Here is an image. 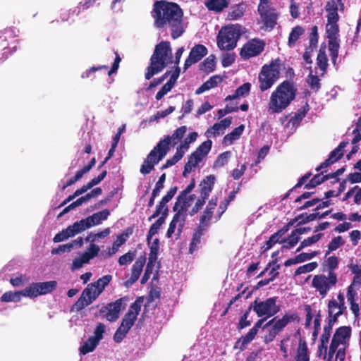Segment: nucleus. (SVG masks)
<instances>
[{"label":"nucleus","mask_w":361,"mask_h":361,"mask_svg":"<svg viewBox=\"0 0 361 361\" xmlns=\"http://www.w3.org/2000/svg\"><path fill=\"white\" fill-rule=\"evenodd\" d=\"M155 28L171 30L173 39L180 37L185 32L183 10L176 2L167 0H157L154 2L150 12Z\"/></svg>","instance_id":"nucleus-1"},{"label":"nucleus","mask_w":361,"mask_h":361,"mask_svg":"<svg viewBox=\"0 0 361 361\" xmlns=\"http://www.w3.org/2000/svg\"><path fill=\"white\" fill-rule=\"evenodd\" d=\"M187 131L185 126L178 128L171 135H166L150 151L140 166V173L145 176L154 170V166L161 161L169 150L171 142L176 145L184 136Z\"/></svg>","instance_id":"nucleus-2"},{"label":"nucleus","mask_w":361,"mask_h":361,"mask_svg":"<svg viewBox=\"0 0 361 361\" xmlns=\"http://www.w3.org/2000/svg\"><path fill=\"white\" fill-rule=\"evenodd\" d=\"M298 88L294 81L286 80L281 82L271 94L268 110L271 114H280L295 100Z\"/></svg>","instance_id":"nucleus-3"},{"label":"nucleus","mask_w":361,"mask_h":361,"mask_svg":"<svg viewBox=\"0 0 361 361\" xmlns=\"http://www.w3.org/2000/svg\"><path fill=\"white\" fill-rule=\"evenodd\" d=\"M171 59V48L170 42L161 41L155 46L154 53L150 57L149 65L145 74L146 80H150L154 75L161 72Z\"/></svg>","instance_id":"nucleus-4"},{"label":"nucleus","mask_w":361,"mask_h":361,"mask_svg":"<svg viewBox=\"0 0 361 361\" xmlns=\"http://www.w3.org/2000/svg\"><path fill=\"white\" fill-rule=\"evenodd\" d=\"M285 63L281 59L277 58L272 60L269 64H265L262 67L258 79L259 89L264 92L271 88L280 77V71Z\"/></svg>","instance_id":"nucleus-5"},{"label":"nucleus","mask_w":361,"mask_h":361,"mask_svg":"<svg viewBox=\"0 0 361 361\" xmlns=\"http://www.w3.org/2000/svg\"><path fill=\"white\" fill-rule=\"evenodd\" d=\"M240 37V30L233 25L222 27L218 33L216 42L221 50H232Z\"/></svg>","instance_id":"nucleus-6"},{"label":"nucleus","mask_w":361,"mask_h":361,"mask_svg":"<svg viewBox=\"0 0 361 361\" xmlns=\"http://www.w3.org/2000/svg\"><path fill=\"white\" fill-rule=\"evenodd\" d=\"M142 302V299L141 298H137L130 305L128 312L122 319L121 324L117 329L114 338H116L117 336H125V335L131 329L137 319L139 312H140Z\"/></svg>","instance_id":"nucleus-7"},{"label":"nucleus","mask_w":361,"mask_h":361,"mask_svg":"<svg viewBox=\"0 0 361 361\" xmlns=\"http://www.w3.org/2000/svg\"><path fill=\"white\" fill-rule=\"evenodd\" d=\"M272 0H259L257 11L266 30H271L277 23L279 14L271 6Z\"/></svg>","instance_id":"nucleus-8"},{"label":"nucleus","mask_w":361,"mask_h":361,"mask_svg":"<svg viewBox=\"0 0 361 361\" xmlns=\"http://www.w3.org/2000/svg\"><path fill=\"white\" fill-rule=\"evenodd\" d=\"M277 299V297H272L264 301H259L257 298L250 307H252V310L259 317L269 318L275 315L280 310V307L276 305Z\"/></svg>","instance_id":"nucleus-9"},{"label":"nucleus","mask_w":361,"mask_h":361,"mask_svg":"<svg viewBox=\"0 0 361 361\" xmlns=\"http://www.w3.org/2000/svg\"><path fill=\"white\" fill-rule=\"evenodd\" d=\"M338 283L337 276L317 274L315 275L312 281V286L319 293L323 298L326 297L328 292L335 287Z\"/></svg>","instance_id":"nucleus-10"},{"label":"nucleus","mask_w":361,"mask_h":361,"mask_svg":"<svg viewBox=\"0 0 361 361\" xmlns=\"http://www.w3.org/2000/svg\"><path fill=\"white\" fill-rule=\"evenodd\" d=\"M94 284L89 283L83 290L80 297L73 305V310L76 312L81 311L85 307L92 303L100 295L97 292V287Z\"/></svg>","instance_id":"nucleus-11"},{"label":"nucleus","mask_w":361,"mask_h":361,"mask_svg":"<svg viewBox=\"0 0 361 361\" xmlns=\"http://www.w3.org/2000/svg\"><path fill=\"white\" fill-rule=\"evenodd\" d=\"M56 287L57 282L56 281L32 283L26 287L27 295L30 298H35L39 295L51 293Z\"/></svg>","instance_id":"nucleus-12"},{"label":"nucleus","mask_w":361,"mask_h":361,"mask_svg":"<svg viewBox=\"0 0 361 361\" xmlns=\"http://www.w3.org/2000/svg\"><path fill=\"white\" fill-rule=\"evenodd\" d=\"M124 298H121L114 302L108 303L103 306L100 310V314L109 322H115L118 317L122 310L125 309Z\"/></svg>","instance_id":"nucleus-13"},{"label":"nucleus","mask_w":361,"mask_h":361,"mask_svg":"<svg viewBox=\"0 0 361 361\" xmlns=\"http://www.w3.org/2000/svg\"><path fill=\"white\" fill-rule=\"evenodd\" d=\"M265 43L263 40L252 39L245 43L241 49L240 55L243 59L259 55L264 49Z\"/></svg>","instance_id":"nucleus-14"},{"label":"nucleus","mask_w":361,"mask_h":361,"mask_svg":"<svg viewBox=\"0 0 361 361\" xmlns=\"http://www.w3.org/2000/svg\"><path fill=\"white\" fill-rule=\"evenodd\" d=\"M208 54L207 48L203 44H195L190 50L188 58L186 59L183 70L185 71L192 64L201 61Z\"/></svg>","instance_id":"nucleus-15"},{"label":"nucleus","mask_w":361,"mask_h":361,"mask_svg":"<svg viewBox=\"0 0 361 361\" xmlns=\"http://www.w3.org/2000/svg\"><path fill=\"white\" fill-rule=\"evenodd\" d=\"M299 317L297 313H286L281 319L276 320L274 317L270 320L266 325H271L270 331L271 334L276 335L281 331L289 322L298 320Z\"/></svg>","instance_id":"nucleus-16"},{"label":"nucleus","mask_w":361,"mask_h":361,"mask_svg":"<svg viewBox=\"0 0 361 361\" xmlns=\"http://www.w3.org/2000/svg\"><path fill=\"white\" fill-rule=\"evenodd\" d=\"M146 263L145 255H140L137 258L131 269L130 277L124 282V286L126 288L131 286L139 279L143 267Z\"/></svg>","instance_id":"nucleus-17"},{"label":"nucleus","mask_w":361,"mask_h":361,"mask_svg":"<svg viewBox=\"0 0 361 361\" xmlns=\"http://www.w3.org/2000/svg\"><path fill=\"white\" fill-rule=\"evenodd\" d=\"M187 195L179 193L173 207L174 212L180 213L182 216H185V218H187L188 215L187 212L192 204V202L188 200Z\"/></svg>","instance_id":"nucleus-18"},{"label":"nucleus","mask_w":361,"mask_h":361,"mask_svg":"<svg viewBox=\"0 0 361 361\" xmlns=\"http://www.w3.org/2000/svg\"><path fill=\"white\" fill-rule=\"evenodd\" d=\"M205 231L206 227L203 226V225H198L195 229L189 245L190 254H192L196 250L200 247L201 240Z\"/></svg>","instance_id":"nucleus-19"},{"label":"nucleus","mask_w":361,"mask_h":361,"mask_svg":"<svg viewBox=\"0 0 361 361\" xmlns=\"http://www.w3.org/2000/svg\"><path fill=\"white\" fill-rule=\"evenodd\" d=\"M223 81V78L220 75H214L209 78L208 80L204 82L200 87L195 90L196 94H200L205 91L217 87V85Z\"/></svg>","instance_id":"nucleus-20"},{"label":"nucleus","mask_w":361,"mask_h":361,"mask_svg":"<svg viewBox=\"0 0 361 361\" xmlns=\"http://www.w3.org/2000/svg\"><path fill=\"white\" fill-rule=\"evenodd\" d=\"M216 181L214 175L207 176L200 183V193L207 197L212 192Z\"/></svg>","instance_id":"nucleus-21"},{"label":"nucleus","mask_w":361,"mask_h":361,"mask_svg":"<svg viewBox=\"0 0 361 361\" xmlns=\"http://www.w3.org/2000/svg\"><path fill=\"white\" fill-rule=\"evenodd\" d=\"M27 288L17 291H7L1 296V301L4 302L20 301L22 297H27Z\"/></svg>","instance_id":"nucleus-22"},{"label":"nucleus","mask_w":361,"mask_h":361,"mask_svg":"<svg viewBox=\"0 0 361 361\" xmlns=\"http://www.w3.org/2000/svg\"><path fill=\"white\" fill-rule=\"evenodd\" d=\"M345 308H341L335 299H331L328 302V318L338 320V317L343 314Z\"/></svg>","instance_id":"nucleus-23"},{"label":"nucleus","mask_w":361,"mask_h":361,"mask_svg":"<svg viewBox=\"0 0 361 361\" xmlns=\"http://www.w3.org/2000/svg\"><path fill=\"white\" fill-rule=\"evenodd\" d=\"M167 203L164 200H161L159 203L156 206V209L154 212L148 218V221H151L152 219L158 217L162 218L163 220L166 221L168 214H169V207L167 206Z\"/></svg>","instance_id":"nucleus-24"},{"label":"nucleus","mask_w":361,"mask_h":361,"mask_svg":"<svg viewBox=\"0 0 361 361\" xmlns=\"http://www.w3.org/2000/svg\"><path fill=\"white\" fill-rule=\"evenodd\" d=\"M110 214V212L107 209L98 212L86 218L88 225L90 227L99 225L102 221L106 220Z\"/></svg>","instance_id":"nucleus-25"},{"label":"nucleus","mask_w":361,"mask_h":361,"mask_svg":"<svg viewBox=\"0 0 361 361\" xmlns=\"http://www.w3.org/2000/svg\"><path fill=\"white\" fill-rule=\"evenodd\" d=\"M202 160V158L196 152H193L188 157V161L184 166L183 176L186 177L192 171V169L195 168Z\"/></svg>","instance_id":"nucleus-26"},{"label":"nucleus","mask_w":361,"mask_h":361,"mask_svg":"<svg viewBox=\"0 0 361 361\" xmlns=\"http://www.w3.org/2000/svg\"><path fill=\"white\" fill-rule=\"evenodd\" d=\"M175 212L176 213L174 214V215L172 218V220L169 224V226L176 229V228L178 225L177 234H176V235H177L176 239H178L180 238V236L183 232L187 218H185V216H182V215L180 214V213H178L176 212Z\"/></svg>","instance_id":"nucleus-27"},{"label":"nucleus","mask_w":361,"mask_h":361,"mask_svg":"<svg viewBox=\"0 0 361 361\" xmlns=\"http://www.w3.org/2000/svg\"><path fill=\"white\" fill-rule=\"evenodd\" d=\"M229 4V0H207L205 6L209 11L215 12H221L227 8Z\"/></svg>","instance_id":"nucleus-28"},{"label":"nucleus","mask_w":361,"mask_h":361,"mask_svg":"<svg viewBox=\"0 0 361 361\" xmlns=\"http://www.w3.org/2000/svg\"><path fill=\"white\" fill-rule=\"evenodd\" d=\"M133 227H128L126 228L121 234H120L116 240L114 242L112 250L113 252H115L117 251L119 247L123 245L128 238L133 234Z\"/></svg>","instance_id":"nucleus-29"},{"label":"nucleus","mask_w":361,"mask_h":361,"mask_svg":"<svg viewBox=\"0 0 361 361\" xmlns=\"http://www.w3.org/2000/svg\"><path fill=\"white\" fill-rule=\"evenodd\" d=\"M251 88V84L250 82H245L240 87H238L233 94L228 95L226 98V101H231L235 99L240 97H245L250 94Z\"/></svg>","instance_id":"nucleus-30"},{"label":"nucleus","mask_w":361,"mask_h":361,"mask_svg":"<svg viewBox=\"0 0 361 361\" xmlns=\"http://www.w3.org/2000/svg\"><path fill=\"white\" fill-rule=\"evenodd\" d=\"M339 20H329L326 25V34L327 39H337L339 36V27L338 21Z\"/></svg>","instance_id":"nucleus-31"},{"label":"nucleus","mask_w":361,"mask_h":361,"mask_svg":"<svg viewBox=\"0 0 361 361\" xmlns=\"http://www.w3.org/2000/svg\"><path fill=\"white\" fill-rule=\"evenodd\" d=\"M245 129L244 125H240L235 128L230 133L226 135L224 137L223 142L225 145H231L235 140H238L243 134Z\"/></svg>","instance_id":"nucleus-32"},{"label":"nucleus","mask_w":361,"mask_h":361,"mask_svg":"<svg viewBox=\"0 0 361 361\" xmlns=\"http://www.w3.org/2000/svg\"><path fill=\"white\" fill-rule=\"evenodd\" d=\"M310 110V106L307 102L305 104L299 109L294 114L293 116L290 118L289 120V123H290L293 126H298L303 118L306 116L307 111Z\"/></svg>","instance_id":"nucleus-33"},{"label":"nucleus","mask_w":361,"mask_h":361,"mask_svg":"<svg viewBox=\"0 0 361 361\" xmlns=\"http://www.w3.org/2000/svg\"><path fill=\"white\" fill-rule=\"evenodd\" d=\"M325 9L328 13L326 16L327 20L329 21L339 20V16L338 13V4L335 0H329L327 1Z\"/></svg>","instance_id":"nucleus-34"},{"label":"nucleus","mask_w":361,"mask_h":361,"mask_svg":"<svg viewBox=\"0 0 361 361\" xmlns=\"http://www.w3.org/2000/svg\"><path fill=\"white\" fill-rule=\"evenodd\" d=\"M338 258L336 256H331L328 257L324 264V271H326L329 275L337 276L335 273V270L338 268Z\"/></svg>","instance_id":"nucleus-35"},{"label":"nucleus","mask_w":361,"mask_h":361,"mask_svg":"<svg viewBox=\"0 0 361 361\" xmlns=\"http://www.w3.org/2000/svg\"><path fill=\"white\" fill-rule=\"evenodd\" d=\"M295 361H310L309 352L305 340H300Z\"/></svg>","instance_id":"nucleus-36"},{"label":"nucleus","mask_w":361,"mask_h":361,"mask_svg":"<svg viewBox=\"0 0 361 361\" xmlns=\"http://www.w3.org/2000/svg\"><path fill=\"white\" fill-rule=\"evenodd\" d=\"M215 67L216 57L213 54L209 55L200 64V70L207 73L213 72L215 70Z\"/></svg>","instance_id":"nucleus-37"},{"label":"nucleus","mask_w":361,"mask_h":361,"mask_svg":"<svg viewBox=\"0 0 361 361\" xmlns=\"http://www.w3.org/2000/svg\"><path fill=\"white\" fill-rule=\"evenodd\" d=\"M317 66L322 71V75L326 73L328 59L324 49H320L317 57Z\"/></svg>","instance_id":"nucleus-38"},{"label":"nucleus","mask_w":361,"mask_h":361,"mask_svg":"<svg viewBox=\"0 0 361 361\" xmlns=\"http://www.w3.org/2000/svg\"><path fill=\"white\" fill-rule=\"evenodd\" d=\"M100 340H87L79 348L80 354L85 355L92 352L98 345Z\"/></svg>","instance_id":"nucleus-39"},{"label":"nucleus","mask_w":361,"mask_h":361,"mask_svg":"<svg viewBox=\"0 0 361 361\" xmlns=\"http://www.w3.org/2000/svg\"><path fill=\"white\" fill-rule=\"evenodd\" d=\"M165 221L162 218H159L154 224H152L148 231L147 235V241L150 245L152 238L156 235L161 226L164 224Z\"/></svg>","instance_id":"nucleus-40"},{"label":"nucleus","mask_w":361,"mask_h":361,"mask_svg":"<svg viewBox=\"0 0 361 361\" xmlns=\"http://www.w3.org/2000/svg\"><path fill=\"white\" fill-rule=\"evenodd\" d=\"M323 236V233H317L312 235L306 239H304L301 243L299 247L296 249V252H299L303 248L312 245L316 243H317Z\"/></svg>","instance_id":"nucleus-41"},{"label":"nucleus","mask_w":361,"mask_h":361,"mask_svg":"<svg viewBox=\"0 0 361 361\" xmlns=\"http://www.w3.org/2000/svg\"><path fill=\"white\" fill-rule=\"evenodd\" d=\"M208 198L209 197L200 193V196L197 199L194 206L189 211L188 214L190 216H192L195 214H197L200 212V210L202 208V207L205 204L206 201Z\"/></svg>","instance_id":"nucleus-42"},{"label":"nucleus","mask_w":361,"mask_h":361,"mask_svg":"<svg viewBox=\"0 0 361 361\" xmlns=\"http://www.w3.org/2000/svg\"><path fill=\"white\" fill-rule=\"evenodd\" d=\"M198 134L197 132L190 133L183 142L176 148L180 152H185L189 148L190 144L197 140Z\"/></svg>","instance_id":"nucleus-43"},{"label":"nucleus","mask_w":361,"mask_h":361,"mask_svg":"<svg viewBox=\"0 0 361 361\" xmlns=\"http://www.w3.org/2000/svg\"><path fill=\"white\" fill-rule=\"evenodd\" d=\"M321 80L316 75H313L311 71L308 75L307 83L311 90L315 93L318 92L321 88Z\"/></svg>","instance_id":"nucleus-44"},{"label":"nucleus","mask_w":361,"mask_h":361,"mask_svg":"<svg viewBox=\"0 0 361 361\" xmlns=\"http://www.w3.org/2000/svg\"><path fill=\"white\" fill-rule=\"evenodd\" d=\"M111 279L112 276L107 274L99 279L96 282L91 283L94 284V287H97V292L101 294L105 289L106 286L111 282Z\"/></svg>","instance_id":"nucleus-45"},{"label":"nucleus","mask_w":361,"mask_h":361,"mask_svg":"<svg viewBox=\"0 0 361 361\" xmlns=\"http://www.w3.org/2000/svg\"><path fill=\"white\" fill-rule=\"evenodd\" d=\"M212 145V140L208 139L203 142L200 146H198L194 152L203 159V157L207 156L211 150Z\"/></svg>","instance_id":"nucleus-46"},{"label":"nucleus","mask_w":361,"mask_h":361,"mask_svg":"<svg viewBox=\"0 0 361 361\" xmlns=\"http://www.w3.org/2000/svg\"><path fill=\"white\" fill-rule=\"evenodd\" d=\"M351 336V327L350 326H343L338 327L332 338H349Z\"/></svg>","instance_id":"nucleus-47"},{"label":"nucleus","mask_w":361,"mask_h":361,"mask_svg":"<svg viewBox=\"0 0 361 361\" xmlns=\"http://www.w3.org/2000/svg\"><path fill=\"white\" fill-rule=\"evenodd\" d=\"M304 32L305 30L301 26L298 25L293 27L288 37L289 46L295 44Z\"/></svg>","instance_id":"nucleus-48"},{"label":"nucleus","mask_w":361,"mask_h":361,"mask_svg":"<svg viewBox=\"0 0 361 361\" xmlns=\"http://www.w3.org/2000/svg\"><path fill=\"white\" fill-rule=\"evenodd\" d=\"M185 154V152H180L176 149V152L175 154L170 159H167L166 163L162 165L161 167V170L166 169L169 167L172 166L176 164L178 161H180Z\"/></svg>","instance_id":"nucleus-49"},{"label":"nucleus","mask_w":361,"mask_h":361,"mask_svg":"<svg viewBox=\"0 0 361 361\" xmlns=\"http://www.w3.org/2000/svg\"><path fill=\"white\" fill-rule=\"evenodd\" d=\"M231 155L230 151H226L220 154L214 163V168H221L225 166Z\"/></svg>","instance_id":"nucleus-50"},{"label":"nucleus","mask_w":361,"mask_h":361,"mask_svg":"<svg viewBox=\"0 0 361 361\" xmlns=\"http://www.w3.org/2000/svg\"><path fill=\"white\" fill-rule=\"evenodd\" d=\"M245 10V6L243 4H238L231 12H229L228 17L231 20H238L244 15Z\"/></svg>","instance_id":"nucleus-51"},{"label":"nucleus","mask_w":361,"mask_h":361,"mask_svg":"<svg viewBox=\"0 0 361 361\" xmlns=\"http://www.w3.org/2000/svg\"><path fill=\"white\" fill-rule=\"evenodd\" d=\"M344 244L345 241L343 240L341 236L338 235L334 237L328 245V250L326 252V256L331 252L337 250L339 247L343 245Z\"/></svg>","instance_id":"nucleus-52"},{"label":"nucleus","mask_w":361,"mask_h":361,"mask_svg":"<svg viewBox=\"0 0 361 361\" xmlns=\"http://www.w3.org/2000/svg\"><path fill=\"white\" fill-rule=\"evenodd\" d=\"M90 188L89 187L88 184L82 185L80 188L76 190L75 192L69 195L66 199H65L61 204L59 205V207L65 206L66 204L70 202L71 200L75 199L76 197H78L79 195L85 193L86 191H87Z\"/></svg>","instance_id":"nucleus-53"},{"label":"nucleus","mask_w":361,"mask_h":361,"mask_svg":"<svg viewBox=\"0 0 361 361\" xmlns=\"http://www.w3.org/2000/svg\"><path fill=\"white\" fill-rule=\"evenodd\" d=\"M324 172L322 171L321 173H317L316 175H314L310 180L307 183H306L305 185V187L304 188L305 189H312V188H316L317 186L319 185L320 184H322V183H324V180L322 178V175H323Z\"/></svg>","instance_id":"nucleus-54"},{"label":"nucleus","mask_w":361,"mask_h":361,"mask_svg":"<svg viewBox=\"0 0 361 361\" xmlns=\"http://www.w3.org/2000/svg\"><path fill=\"white\" fill-rule=\"evenodd\" d=\"M157 261L148 259V262L147 264L144 275L141 279L140 283L142 284H145L149 279L151 274H152L154 267Z\"/></svg>","instance_id":"nucleus-55"},{"label":"nucleus","mask_w":361,"mask_h":361,"mask_svg":"<svg viewBox=\"0 0 361 361\" xmlns=\"http://www.w3.org/2000/svg\"><path fill=\"white\" fill-rule=\"evenodd\" d=\"M318 266L317 262H312L305 265L299 267L294 273V276H298L302 274L309 273L315 269Z\"/></svg>","instance_id":"nucleus-56"},{"label":"nucleus","mask_w":361,"mask_h":361,"mask_svg":"<svg viewBox=\"0 0 361 361\" xmlns=\"http://www.w3.org/2000/svg\"><path fill=\"white\" fill-rule=\"evenodd\" d=\"M99 247L94 243H91L90 245L87 248V250L82 253L85 256V258L87 259L88 262L90 261V259L95 257L99 252Z\"/></svg>","instance_id":"nucleus-57"},{"label":"nucleus","mask_w":361,"mask_h":361,"mask_svg":"<svg viewBox=\"0 0 361 361\" xmlns=\"http://www.w3.org/2000/svg\"><path fill=\"white\" fill-rule=\"evenodd\" d=\"M285 242H286V238L280 240L279 238L275 233H273L269 237V240L266 241L265 245L262 247L264 249L263 252L271 249L276 243H283Z\"/></svg>","instance_id":"nucleus-58"},{"label":"nucleus","mask_w":361,"mask_h":361,"mask_svg":"<svg viewBox=\"0 0 361 361\" xmlns=\"http://www.w3.org/2000/svg\"><path fill=\"white\" fill-rule=\"evenodd\" d=\"M318 44V27L317 25H314L311 28V32L310 35V45L309 49L314 50L317 47Z\"/></svg>","instance_id":"nucleus-59"},{"label":"nucleus","mask_w":361,"mask_h":361,"mask_svg":"<svg viewBox=\"0 0 361 361\" xmlns=\"http://www.w3.org/2000/svg\"><path fill=\"white\" fill-rule=\"evenodd\" d=\"M214 212L212 209H208L205 207L200 216L199 225H203V226L207 227L210 223Z\"/></svg>","instance_id":"nucleus-60"},{"label":"nucleus","mask_w":361,"mask_h":361,"mask_svg":"<svg viewBox=\"0 0 361 361\" xmlns=\"http://www.w3.org/2000/svg\"><path fill=\"white\" fill-rule=\"evenodd\" d=\"M149 254L148 259L152 260H157V256L159 250V240L158 238H155L149 246Z\"/></svg>","instance_id":"nucleus-61"},{"label":"nucleus","mask_w":361,"mask_h":361,"mask_svg":"<svg viewBox=\"0 0 361 361\" xmlns=\"http://www.w3.org/2000/svg\"><path fill=\"white\" fill-rule=\"evenodd\" d=\"M136 255L135 251H129L118 258V264L121 266L126 265L133 262Z\"/></svg>","instance_id":"nucleus-62"},{"label":"nucleus","mask_w":361,"mask_h":361,"mask_svg":"<svg viewBox=\"0 0 361 361\" xmlns=\"http://www.w3.org/2000/svg\"><path fill=\"white\" fill-rule=\"evenodd\" d=\"M175 109H176L175 106H170L168 109H166L164 111H157L154 115H153L150 118L149 121H157L160 118H163L166 117V116L169 115L170 114H171L172 112H173L175 111Z\"/></svg>","instance_id":"nucleus-63"},{"label":"nucleus","mask_w":361,"mask_h":361,"mask_svg":"<svg viewBox=\"0 0 361 361\" xmlns=\"http://www.w3.org/2000/svg\"><path fill=\"white\" fill-rule=\"evenodd\" d=\"M71 227L75 230L77 233H80L84 231L85 229L90 228L86 218L82 219L80 221H75L71 225Z\"/></svg>","instance_id":"nucleus-64"}]
</instances>
